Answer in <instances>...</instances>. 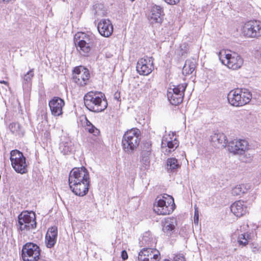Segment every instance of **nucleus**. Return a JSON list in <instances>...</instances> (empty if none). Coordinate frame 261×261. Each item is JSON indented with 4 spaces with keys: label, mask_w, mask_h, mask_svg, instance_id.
Here are the masks:
<instances>
[{
    "label": "nucleus",
    "mask_w": 261,
    "mask_h": 261,
    "mask_svg": "<svg viewBox=\"0 0 261 261\" xmlns=\"http://www.w3.org/2000/svg\"><path fill=\"white\" fill-rule=\"evenodd\" d=\"M10 160L12 167L14 170L21 174L28 172L26 158L18 150H13L10 152Z\"/></svg>",
    "instance_id": "1a4fd4ad"
},
{
    "label": "nucleus",
    "mask_w": 261,
    "mask_h": 261,
    "mask_svg": "<svg viewBox=\"0 0 261 261\" xmlns=\"http://www.w3.org/2000/svg\"><path fill=\"white\" fill-rule=\"evenodd\" d=\"M256 177L258 178L259 181H261V172Z\"/></svg>",
    "instance_id": "37998d69"
},
{
    "label": "nucleus",
    "mask_w": 261,
    "mask_h": 261,
    "mask_svg": "<svg viewBox=\"0 0 261 261\" xmlns=\"http://www.w3.org/2000/svg\"><path fill=\"white\" fill-rule=\"evenodd\" d=\"M179 145V142L174 137L173 133H170L168 135L164 136L162 140V152L165 154H168L174 151Z\"/></svg>",
    "instance_id": "ddd939ff"
},
{
    "label": "nucleus",
    "mask_w": 261,
    "mask_h": 261,
    "mask_svg": "<svg viewBox=\"0 0 261 261\" xmlns=\"http://www.w3.org/2000/svg\"><path fill=\"white\" fill-rule=\"evenodd\" d=\"M40 255L39 247L33 243H27L22 247V258L23 261H38Z\"/></svg>",
    "instance_id": "9d476101"
},
{
    "label": "nucleus",
    "mask_w": 261,
    "mask_h": 261,
    "mask_svg": "<svg viewBox=\"0 0 261 261\" xmlns=\"http://www.w3.org/2000/svg\"><path fill=\"white\" fill-rule=\"evenodd\" d=\"M36 214L33 211H23L18 216V229L25 233L36 228Z\"/></svg>",
    "instance_id": "423d86ee"
},
{
    "label": "nucleus",
    "mask_w": 261,
    "mask_h": 261,
    "mask_svg": "<svg viewBox=\"0 0 261 261\" xmlns=\"http://www.w3.org/2000/svg\"><path fill=\"white\" fill-rule=\"evenodd\" d=\"M58 229L56 227L49 228L46 234L45 243L48 248L53 247L57 242Z\"/></svg>",
    "instance_id": "5701e85b"
},
{
    "label": "nucleus",
    "mask_w": 261,
    "mask_h": 261,
    "mask_svg": "<svg viewBox=\"0 0 261 261\" xmlns=\"http://www.w3.org/2000/svg\"><path fill=\"white\" fill-rule=\"evenodd\" d=\"M242 34L248 38H257L261 36V22L250 20L244 23L241 29Z\"/></svg>",
    "instance_id": "9b49d317"
},
{
    "label": "nucleus",
    "mask_w": 261,
    "mask_h": 261,
    "mask_svg": "<svg viewBox=\"0 0 261 261\" xmlns=\"http://www.w3.org/2000/svg\"><path fill=\"white\" fill-rule=\"evenodd\" d=\"M163 15V8L158 5H154L150 10V14L149 15V20L152 24L155 23H161L162 20V16Z\"/></svg>",
    "instance_id": "aec40b11"
},
{
    "label": "nucleus",
    "mask_w": 261,
    "mask_h": 261,
    "mask_svg": "<svg viewBox=\"0 0 261 261\" xmlns=\"http://www.w3.org/2000/svg\"><path fill=\"white\" fill-rule=\"evenodd\" d=\"M114 98H115V99H116L117 101H118V99H119V97H118L117 94H115V96H114Z\"/></svg>",
    "instance_id": "a18cd8bd"
},
{
    "label": "nucleus",
    "mask_w": 261,
    "mask_h": 261,
    "mask_svg": "<svg viewBox=\"0 0 261 261\" xmlns=\"http://www.w3.org/2000/svg\"><path fill=\"white\" fill-rule=\"evenodd\" d=\"M248 155H249V158L248 160H246L245 161V162H250L252 160V155H250V154H248Z\"/></svg>",
    "instance_id": "a19ab883"
},
{
    "label": "nucleus",
    "mask_w": 261,
    "mask_h": 261,
    "mask_svg": "<svg viewBox=\"0 0 261 261\" xmlns=\"http://www.w3.org/2000/svg\"><path fill=\"white\" fill-rule=\"evenodd\" d=\"M212 145L216 148H224L226 146L227 137L222 133L215 132L211 136Z\"/></svg>",
    "instance_id": "6ab92c4d"
},
{
    "label": "nucleus",
    "mask_w": 261,
    "mask_h": 261,
    "mask_svg": "<svg viewBox=\"0 0 261 261\" xmlns=\"http://www.w3.org/2000/svg\"><path fill=\"white\" fill-rule=\"evenodd\" d=\"M163 231L168 236L171 235L175 230L176 225V220L174 218H167L162 222Z\"/></svg>",
    "instance_id": "b1692460"
},
{
    "label": "nucleus",
    "mask_w": 261,
    "mask_h": 261,
    "mask_svg": "<svg viewBox=\"0 0 261 261\" xmlns=\"http://www.w3.org/2000/svg\"><path fill=\"white\" fill-rule=\"evenodd\" d=\"M250 239V234L248 233H243L239 234L237 241L239 246L243 247L248 244V241Z\"/></svg>",
    "instance_id": "7c9ffc66"
},
{
    "label": "nucleus",
    "mask_w": 261,
    "mask_h": 261,
    "mask_svg": "<svg viewBox=\"0 0 261 261\" xmlns=\"http://www.w3.org/2000/svg\"><path fill=\"white\" fill-rule=\"evenodd\" d=\"M68 182L70 189L76 195H85L90 183L88 170L84 167L73 168L69 173Z\"/></svg>",
    "instance_id": "f257e3e1"
},
{
    "label": "nucleus",
    "mask_w": 261,
    "mask_h": 261,
    "mask_svg": "<svg viewBox=\"0 0 261 261\" xmlns=\"http://www.w3.org/2000/svg\"><path fill=\"white\" fill-rule=\"evenodd\" d=\"M186 87V84H182L173 88L168 89L167 96L168 99L172 105H177L182 101Z\"/></svg>",
    "instance_id": "f8f14e48"
},
{
    "label": "nucleus",
    "mask_w": 261,
    "mask_h": 261,
    "mask_svg": "<svg viewBox=\"0 0 261 261\" xmlns=\"http://www.w3.org/2000/svg\"><path fill=\"white\" fill-rule=\"evenodd\" d=\"M0 83L4 84H5V85L8 86V83L5 81H0Z\"/></svg>",
    "instance_id": "79ce46f5"
},
{
    "label": "nucleus",
    "mask_w": 261,
    "mask_h": 261,
    "mask_svg": "<svg viewBox=\"0 0 261 261\" xmlns=\"http://www.w3.org/2000/svg\"><path fill=\"white\" fill-rule=\"evenodd\" d=\"M151 143L150 141H147L143 143L142 146V152L151 153Z\"/></svg>",
    "instance_id": "473e14b6"
},
{
    "label": "nucleus",
    "mask_w": 261,
    "mask_h": 261,
    "mask_svg": "<svg viewBox=\"0 0 261 261\" xmlns=\"http://www.w3.org/2000/svg\"><path fill=\"white\" fill-rule=\"evenodd\" d=\"M60 149L63 154H68L73 149L72 144L71 142H63L60 144Z\"/></svg>",
    "instance_id": "c756f323"
},
{
    "label": "nucleus",
    "mask_w": 261,
    "mask_h": 261,
    "mask_svg": "<svg viewBox=\"0 0 261 261\" xmlns=\"http://www.w3.org/2000/svg\"><path fill=\"white\" fill-rule=\"evenodd\" d=\"M34 69H32L29 71L23 76V80L25 83H30L34 76Z\"/></svg>",
    "instance_id": "72a5a7b5"
},
{
    "label": "nucleus",
    "mask_w": 261,
    "mask_h": 261,
    "mask_svg": "<svg viewBox=\"0 0 261 261\" xmlns=\"http://www.w3.org/2000/svg\"><path fill=\"white\" fill-rule=\"evenodd\" d=\"M136 69L140 75L149 74L154 69L153 58L146 56L140 59L137 62Z\"/></svg>",
    "instance_id": "2eb2a0df"
},
{
    "label": "nucleus",
    "mask_w": 261,
    "mask_h": 261,
    "mask_svg": "<svg viewBox=\"0 0 261 261\" xmlns=\"http://www.w3.org/2000/svg\"><path fill=\"white\" fill-rule=\"evenodd\" d=\"M97 29L101 36L108 37L113 32V26L109 19H102L98 22Z\"/></svg>",
    "instance_id": "a211bd4d"
},
{
    "label": "nucleus",
    "mask_w": 261,
    "mask_h": 261,
    "mask_svg": "<svg viewBox=\"0 0 261 261\" xmlns=\"http://www.w3.org/2000/svg\"><path fill=\"white\" fill-rule=\"evenodd\" d=\"M167 4L171 5H174L178 4L180 0H164Z\"/></svg>",
    "instance_id": "4c0bfd02"
},
{
    "label": "nucleus",
    "mask_w": 261,
    "mask_h": 261,
    "mask_svg": "<svg viewBox=\"0 0 261 261\" xmlns=\"http://www.w3.org/2000/svg\"><path fill=\"white\" fill-rule=\"evenodd\" d=\"M94 9L95 16L97 19L106 15L107 13V10L105 9L103 5L101 4L95 5Z\"/></svg>",
    "instance_id": "cd10ccee"
},
{
    "label": "nucleus",
    "mask_w": 261,
    "mask_h": 261,
    "mask_svg": "<svg viewBox=\"0 0 261 261\" xmlns=\"http://www.w3.org/2000/svg\"><path fill=\"white\" fill-rule=\"evenodd\" d=\"M231 212L237 217H240L246 214L248 211L247 207L244 201H237L231 204Z\"/></svg>",
    "instance_id": "4be33fe9"
},
{
    "label": "nucleus",
    "mask_w": 261,
    "mask_h": 261,
    "mask_svg": "<svg viewBox=\"0 0 261 261\" xmlns=\"http://www.w3.org/2000/svg\"><path fill=\"white\" fill-rule=\"evenodd\" d=\"M194 222L196 224H198L199 221V211L198 208L196 205L194 206Z\"/></svg>",
    "instance_id": "c9c22d12"
},
{
    "label": "nucleus",
    "mask_w": 261,
    "mask_h": 261,
    "mask_svg": "<svg viewBox=\"0 0 261 261\" xmlns=\"http://www.w3.org/2000/svg\"><path fill=\"white\" fill-rule=\"evenodd\" d=\"M174 199L166 194L158 196L153 205V211L158 215H166L171 214L175 209Z\"/></svg>",
    "instance_id": "39448f33"
},
{
    "label": "nucleus",
    "mask_w": 261,
    "mask_h": 261,
    "mask_svg": "<svg viewBox=\"0 0 261 261\" xmlns=\"http://www.w3.org/2000/svg\"><path fill=\"white\" fill-rule=\"evenodd\" d=\"M132 2H133L134 0H130Z\"/></svg>",
    "instance_id": "09e8293b"
},
{
    "label": "nucleus",
    "mask_w": 261,
    "mask_h": 261,
    "mask_svg": "<svg viewBox=\"0 0 261 261\" xmlns=\"http://www.w3.org/2000/svg\"><path fill=\"white\" fill-rule=\"evenodd\" d=\"M64 101L58 97H54L49 102V106L52 114H62V109L64 106Z\"/></svg>",
    "instance_id": "412c9836"
},
{
    "label": "nucleus",
    "mask_w": 261,
    "mask_h": 261,
    "mask_svg": "<svg viewBox=\"0 0 261 261\" xmlns=\"http://www.w3.org/2000/svg\"><path fill=\"white\" fill-rule=\"evenodd\" d=\"M248 142L244 139H234L227 145L229 151L236 154H243L248 149Z\"/></svg>",
    "instance_id": "dca6fc26"
},
{
    "label": "nucleus",
    "mask_w": 261,
    "mask_h": 261,
    "mask_svg": "<svg viewBox=\"0 0 261 261\" xmlns=\"http://www.w3.org/2000/svg\"><path fill=\"white\" fill-rule=\"evenodd\" d=\"M84 119L86 121L87 126L89 127L87 128L88 132L90 134H93L94 136L93 140L96 141L98 140L96 136L99 134V131L98 129L95 127L87 119L86 115H83Z\"/></svg>",
    "instance_id": "c85d7f7f"
},
{
    "label": "nucleus",
    "mask_w": 261,
    "mask_h": 261,
    "mask_svg": "<svg viewBox=\"0 0 261 261\" xmlns=\"http://www.w3.org/2000/svg\"><path fill=\"white\" fill-rule=\"evenodd\" d=\"M84 103L86 108L94 113L101 112L107 107V101L101 93L90 91L84 96Z\"/></svg>",
    "instance_id": "20e7f679"
},
{
    "label": "nucleus",
    "mask_w": 261,
    "mask_h": 261,
    "mask_svg": "<svg viewBox=\"0 0 261 261\" xmlns=\"http://www.w3.org/2000/svg\"><path fill=\"white\" fill-rule=\"evenodd\" d=\"M121 257L123 260H125L128 258L127 252L125 250H122L121 251Z\"/></svg>",
    "instance_id": "ea45409f"
},
{
    "label": "nucleus",
    "mask_w": 261,
    "mask_h": 261,
    "mask_svg": "<svg viewBox=\"0 0 261 261\" xmlns=\"http://www.w3.org/2000/svg\"><path fill=\"white\" fill-rule=\"evenodd\" d=\"M180 167V165L175 158H171L167 159L166 169L168 173L176 172Z\"/></svg>",
    "instance_id": "393cba45"
},
{
    "label": "nucleus",
    "mask_w": 261,
    "mask_h": 261,
    "mask_svg": "<svg viewBox=\"0 0 261 261\" xmlns=\"http://www.w3.org/2000/svg\"><path fill=\"white\" fill-rule=\"evenodd\" d=\"M163 261H170V260L169 259H164Z\"/></svg>",
    "instance_id": "de8ad7c7"
},
{
    "label": "nucleus",
    "mask_w": 261,
    "mask_h": 261,
    "mask_svg": "<svg viewBox=\"0 0 261 261\" xmlns=\"http://www.w3.org/2000/svg\"><path fill=\"white\" fill-rule=\"evenodd\" d=\"M150 153L141 152V162L145 165H148L150 162Z\"/></svg>",
    "instance_id": "f704fd0d"
},
{
    "label": "nucleus",
    "mask_w": 261,
    "mask_h": 261,
    "mask_svg": "<svg viewBox=\"0 0 261 261\" xmlns=\"http://www.w3.org/2000/svg\"><path fill=\"white\" fill-rule=\"evenodd\" d=\"M181 48V50H184V51H182L181 53V56H184L185 55V54H186L187 53V46L185 44H182L180 47Z\"/></svg>",
    "instance_id": "58836bf2"
},
{
    "label": "nucleus",
    "mask_w": 261,
    "mask_h": 261,
    "mask_svg": "<svg viewBox=\"0 0 261 261\" xmlns=\"http://www.w3.org/2000/svg\"><path fill=\"white\" fill-rule=\"evenodd\" d=\"M138 117L137 118H136V120H140V118H141V117H143V115H137Z\"/></svg>",
    "instance_id": "c03bdc74"
},
{
    "label": "nucleus",
    "mask_w": 261,
    "mask_h": 261,
    "mask_svg": "<svg viewBox=\"0 0 261 261\" xmlns=\"http://www.w3.org/2000/svg\"><path fill=\"white\" fill-rule=\"evenodd\" d=\"M139 123L141 124V125H143L145 124V122L144 121V120L142 121H139Z\"/></svg>",
    "instance_id": "49530a36"
},
{
    "label": "nucleus",
    "mask_w": 261,
    "mask_h": 261,
    "mask_svg": "<svg viewBox=\"0 0 261 261\" xmlns=\"http://www.w3.org/2000/svg\"><path fill=\"white\" fill-rule=\"evenodd\" d=\"M173 261H186L185 258L182 254L176 255Z\"/></svg>",
    "instance_id": "e433bc0d"
},
{
    "label": "nucleus",
    "mask_w": 261,
    "mask_h": 261,
    "mask_svg": "<svg viewBox=\"0 0 261 261\" xmlns=\"http://www.w3.org/2000/svg\"><path fill=\"white\" fill-rule=\"evenodd\" d=\"M249 189V186L248 185H239L236 186L231 190V193L234 196L241 195L247 192Z\"/></svg>",
    "instance_id": "a878e982"
},
{
    "label": "nucleus",
    "mask_w": 261,
    "mask_h": 261,
    "mask_svg": "<svg viewBox=\"0 0 261 261\" xmlns=\"http://www.w3.org/2000/svg\"><path fill=\"white\" fill-rule=\"evenodd\" d=\"M141 141V132L137 128L127 130L122 139L123 151L129 154H133L137 149Z\"/></svg>",
    "instance_id": "7ed1b4c3"
},
{
    "label": "nucleus",
    "mask_w": 261,
    "mask_h": 261,
    "mask_svg": "<svg viewBox=\"0 0 261 261\" xmlns=\"http://www.w3.org/2000/svg\"><path fill=\"white\" fill-rule=\"evenodd\" d=\"M90 73L88 69L80 66L73 70L72 79L74 83L80 86L86 85L89 81Z\"/></svg>",
    "instance_id": "4468645a"
},
{
    "label": "nucleus",
    "mask_w": 261,
    "mask_h": 261,
    "mask_svg": "<svg viewBox=\"0 0 261 261\" xmlns=\"http://www.w3.org/2000/svg\"><path fill=\"white\" fill-rule=\"evenodd\" d=\"M195 63L190 60L186 61L184 66L182 68V74L187 75L191 74L195 70Z\"/></svg>",
    "instance_id": "bb28decb"
},
{
    "label": "nucleus",
    "mask_w": 261,
    "mask_h": 261,
    "mask_svg": "<svg viewBox=\"0 0 261 261\" xmlns=\"http://www.w3.org/2000/svg\"><path fill=\"white\" fill-rule=\"evenodd\" d=\"M138 258L139 261H159L160 254L155 249L144 248L139 252Z\"/></svg>",
    "instance_id": "f3484780"
},
{
    "label": "nucleus",
    "mask_w": 261,
    "mask_h": 261,
    "mask_svg": "<svg viewBox=\"0 0 261 261\" xmlns=\"http://www.w3.org/2000/svg\"><path fill=\"white\" fill-rule=\"evenodd\" d=\"M74 42L80 53L84 56H88L96 45L97 40L91 33L78 32L74 35Z\"/></svg>",
    "instance_id": "f03ea898"
},
{
    "label": "nucleus",
    "mask_w": 261,
    "mask_h": 261,
    "mask_svg": "<svg viewBox=\"0 0 261 261\" xmlns=\"http://www.w3.org/2000/svg\"><path fill=\"white\" fill-rule=\"evenodd\" d=\"M9 129L11 132L16 136H21L23 135V131L18 123H11L9 125Z\"/></svg>",
    "instance_id": "2f4dec72"
},
{
    "label": "nucleus",
    "mask_w": 261,
    "mask_h": 261,
    "mask_svg": "<svg viewBox=\"0 0 261 261\" xmlns=\"http://www.w3.org/2000/svg\"><path fill=\"white\" fill-rule=\"evenodd\" d=\"M251 98L252 94L246 89H236L227 95L229 103L234 107H241L249 103Z\"/></svg>",
    "instance_id": "0eeeda50"
},
{
    "label": "nucleus",
    "mask_w": 261,
    "mask_h": 261,
    "mask_svg": "<svg viewBox=\"0 0 261 261\" xmlns=\"http://www.w3.org/2000/svg\"><path fill=\"white\" fill-rule=\"evenodd\" d=\"M218 56L223 64L233 70L240 68L243 63V60L241 57L235 53L226 54V51H221Z\"/></svg>",
    "instance_id": "6e6552de"
}]
</instances>
